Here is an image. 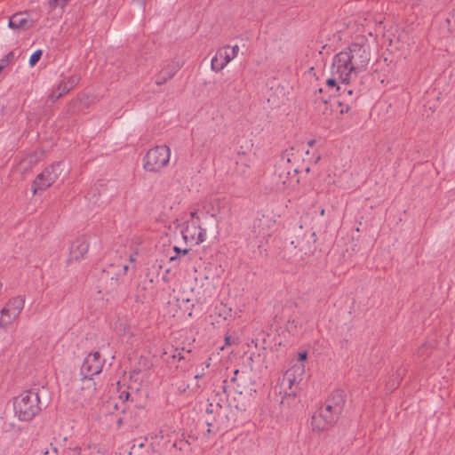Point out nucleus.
Returning a JSON list of instances; mask_svg holds the SVG:
<instances>
[{"mask_svg": "<svg viewBox=\"0 0 455 455\" xmlns=\"http://www.w3.org/2000/svg\"><path fill=\"white\" fill-rule=\"evenodd\" d=\"M370 60L371 49L368 44H352L347 50L334 56L331 77L327 79V85L339 90V83L348 84L366 69Z\"/></svg>", "mask_w": 455, "mask_h": 455, "instance_id": "obj_1", "label": "nucleus"}, {"mask_svg": "<svg viewBox=\"0 0 455 455\" xmlns=\"http://www.w3.org/2000/svg\"><path fill=\"white\" fill-rule=\"evenodd\" d=\"M103 365L104 361L98 351L90 353L84 357L80 368L82 385L68 393L70 402L83 407L92 398L96 391V382L93 378L101 372Z\"/></svg>", "mask_w": 455, "mask_h": 455, "instance_id": "obj_2", "label": "nucleus"}, {"mask_svg": "<svg viewBox=\"0 0 455 455\" xmlns=\"http://www.w3.org/2000/svg\"><path fill=\"white\" fill-rule=\"evenodd\" d=\"M41 411L39 395L24 391L13 399V412L21 421L33 419Z\"/></svg>", "mask_w": 455, "mask_h": 455, "instance_id": "obj_3", "label": "nucleus"}, {"mask_svg": "<svg viewBox=\"0 0 455 455\" xmlns=\"http://www.w3.org/2000/svg\"><path fill=\"white\" fill-rule=\"evenodd\" d=\"M170 158V148L166 145H157L147 151L142 159V167L148 172L157 173L168 165Z\"/></svg>", "mask_w": 455, "mask_h": 455, "instance_id": "obj_4", "label": "nucleus"}, {"mask_svg": "<svg viewBox=\"0 0 455 455\" xmlns=\"http://www.w3.org/2000/svg\"><path fill=\"white\" fill-rule=\"evenodd\" d=\"M342 411V404L326 403L324 407L319 409L312 417L311 425L314 430L324 431L332 427L337 422Z\"/></svg>", "mask_w": 455, "mask_h": 455, "instance_id": "obj_5", "label": "nucleus"}, {"mask_svg": "<svg viewBox=\"0 0 455 455\" xmlns=\"http://www.w3.org/2000/svg\"><path fill=\"white\" fill-rule=\"evenodd\" d=\"M63 172V164L55 162L44 168L34 179L31 185L33 195H41L57 180Z\"/></svg>", "mask_w": 455, "mask_h": 455, "instance_id": "obj_6", "label": "nucleus"}, {"mask_svg": "<svg viewBox=\"0 0 455 455\" xmlns=\"http://www.w3.org/2000/svg\"><path fill=\"white\" fill-rule=\"evenodd\" d=\"M25 301L20 297L11 299L0 311V329H6L13 324L20 317Z\"/></svg>", "mask_w": 455, "mask_h": 455, "instance_id": "obj_7", "label": "nucleus"}, {"mask_svg": "<svg viewBox=\"0 0 455 455\" xmlns=\"http://www.w3.org/2000/svg\"><path fill=\"white\" fill-rule=\"evenodd\" d=\"M180 233L186 243L199 245L207 238L206 229L198 221H185L180 226Z\"/></svg>", "mask_w": 455, "mask_h": 455, "instance_id": "obj_8", "label": "nucleus"}, {"mask_svg": "<svg viewBox=\"0 0 455 455\" xmlns=\"http://www.w3.org/2000/svg\"><path fill=\"white\" fill-rule=\"evenodd\" d=\"M44 156V151L41 148L26 152L12 167V172L20 175L28 173L39 162L42 161Z\"/></svg>", "mask_w": 455, "mask_h": 455, "instance_id": "obj_9", "label": "nucleus"}, {"mask_svg": "<svg viewBox=\"0 0 455 455\" xmlns=\"http://www.w3.org/2000/svg\"><path fill=\"white\" fill-rule=\"evenodd\" d=\"M238 52V45H227L220 48L212 60V70H222L232 60L237 57Z\"/></svg>", "mask_w": 455, "mask_h": 455, "instance_id": "obj_10", "label": "nucleus"}, {"mask_svg": "<svg viewBox=\"0 0 455 455\" xmlns=\"http://www.w3.org/2000/svg\"><path fill=\"white\" fill-rule=\"evenodd\" d=\"M90 247V239L87 235H80L76 237L68 248V262H78L83 260Z\"/></svg>", "mask_w": 455, "mask_h": 455, "instance_id": "obj_11", "label": "nucleus"}, {"mask_svg": "<svg viewBox=\"0 0 455 455\" xmlns=\"http://www.w3.org/2000/svg\"><path fill=\"white\" fill-rule=\"evenodd\" d=\"M186 195L185 188L178 182L169 184L164 190V204L171 210L178 207Z\"/></svg>", "mask_w": 455, "mask_h": 455, "instance_id": "obj_12", "label": "nucleus"}, {"mask_svg": "<svg viewBox=\"0 0 455 455\" xmlns=\"http://www.w3.org/2000/svg\"><path fill=\"white\" fill-rule=\"evenodd\" d=\"M278 176L283 188L287 191L295 189L299 182L298 171L288 166V164L279 166Z\"/></svg>", "mask_w": 455, "mask_h": 455, "instance_id": "obj_13", "label": "nucleus"}, {"mask_svg": "<svg viewBox=\"0 0 455 455\" xmlns=\"http://www.w3.org/2000/svg\"><path fill=\"white\" fill-rule=\"evenodd\" d=\"M304 371V365H293L285 372L283 379V385L291 390L290 392H287L289 395L295 394L293 387H297L302 380Z\"/></svg>", "mask_w": 455, "mask_h": 455, "instance_id": "obj_14", "label": "nucleus"}, {"mask_svg": "<svg viewBox=\"0 0 455 455\" xmlns=\"http://www.w3.org/2000/svg\"><path fill=\"white\" fill-rule=\"evenodd\" d=\"M33 24L34 21L30 19L28 14L19 12L10 18L8 26L12 30L20 31L31 28Z\"/></svg>", "mask_w": 455, "mask_h": 455, "instance_id": "obj_15", "label": "nucleus"}, {"mask_svg": "<svg viewBox=\"0 0 455 455\" xmlns=\"http://www.w3.org/2000/svg\"><path fill=\"white\" fill-rule=\"evenodd\" d=\"M177 305L183 315H191L194 308V303L191 298L180 295L176 299Z\"/></svg>", "mask_w": 455, "mask_h": 455, "instance_id": "obj_16", "label": "nucleus"}, {"mask_svg": "<svg viewBox=\"0 0 455 455\" xmlns=\"http://www.w3.org/2000/svg\"><path fill=\"white\" fill-rule=\"evenodd\" d=\"M95 102V98L92 95L86 93L80 94L74 102L77 110L82 111Z\"/></svg>", "mask_w": 455, "mask_h": 455, "instance_id": "obj_17", "label": "nucleus"}, {"mask_svg": "<svg viewBox=\"0 0 455 455\" xmlns=\"http://www.w3.org/2000/svg\"><path fill=\"white\" fill-rule=\"evenodd\" d=\"M215 315L220 320L228 321L232 317V308L228 305L220 302L215 307Z\"/></svg>", "mask_w": 455, "mask_h": 455, "instance_id": "obj_18", "label": "nucleus"}, {"mask_svg": "<svg viewBox=\"0 0 455 455\" xmlns=\"http://www.w3.org/2000/svg\"><path fill=\"white\" fill-rule=\"evenodd\" d=\"M206 203L212 206V210H209L208 213L212 217L220 213L224 206V201L220 198H213Z\"/></svg>", "mask_w": 455, "mask_h": 455, "instance_id": "obj_19", "label": "nucleus"}, {"mask_svg": "<svg viewBox=\"0 0 455 455\" xmlns=\"http://www.w3.org/2000/svg\"><path fill=\"white\" fill-rule=\"evenodd\" d=\"M69 91L68 90L67 86L62 84V81L52 89L50 98L52 100H58L64 94L68 93Z\"/></svg>", "mask_w": 455, "mask_h": 455, "instance_id": "obj_20", "label": "nucleus"}, {"mask_svg": "<svg viewBox=\"0 0 455 455\" xmlns=\"http://www.w3.org/2000/svg\"><path fill=\"white\" fill-rule=\"evenodd\" d=\"M79 81H80V76H79V75L76 74V75H72L67 78H64L62 80V84L67 86L68 91H70L71 89H73L79 84Z\"/></svg>", "mask_w": 455, "mask_h": 455, "instance_id": "obj_21", "label": "nucleus"}, {"mask_svg": "<svg viewBox=\"0 0 455 455\" xmlns=\"http://www.w3.org/2000/svg\"><path fill=\"white\" fill-rule=\"evenodd\" d=\"M42 56V51L41 50H37L35 52H33L29 58V65L31 67H34L37 62L38 60H40Z\"/></svg>", "mask_w": 455, "mask_h": 455, "instance_id": "obj_22", "label": "nucleus"}, {"mask_svg": "<svg viewBox=\"0 0 455 455\" xmlns=\"http://www.w3.org/2000/svg\"><path fill=\"white\" fill-rule=\"evenodd\" d=\"M186 221H198V223H200L199 210H191L189 212V219H188Z\"/></svg>", "mask_w": 455, "mask_h": 455, "instance_id": "obj_23", "label": "nucleus"}, {"mask_svg": "<svg viewBox=\"0 0 455 455\" xmlns=\"http://www.w3.org/2000/svg\"><path fill=\"white\" fill-rule=\"evenodd\" d=\"M69 0H49V6L51 9H54L56 6H65Z\"/></svg>", "mask_w": 455, "mask_h": 455, "instance_id": "obj_24", "label": "nucleus"}, {"mask_svg": "<svg viewBox=\"0 0 455 455\" xmlns=\"http://www.w3.org/2000/svg\"><path fill=\"white\" fill-rule=\"evenodd\" d=\"M173 250H174V251L176 252V254H178V255H179L180 253H182L183 255H186V254H188V249H183V250H181V249H180L178 246H175V247L173 248Z\"/></svg>", "mask_w": 455, "mask_h": 455, "instance_id": "obj_25", "label": "nucleus"}, {"mask_svg": "<svg viewBox=\"0 0 455 455\" xmlns=\"http://www.w3.org/2000/svg\"><path fill=\"white\" fill-rule=\"evenodd\" d=\"M307 358V353L306 351L300 352L298 355L299 361H305Z\"/></svg>", "mask_w": 455, "mask_h": 455, "instance_id": "obj_26", "label": "nucleus"}, {"mask_svg": "<svg viewBox=\"0 0 455 455\" xmlns=\"http://www.w3.org/2000/svg\"><path fill=\"white\" fill-rule=\"evenodd\" d=\"M129 396H130V395H129V393H128V392H123V393H121V395H120V398H121L122 400H124V401H127V400L129 399Z\"/></svg>", "mask_w": 455, "mask_h": 455, "instance_id": "obj_27", "label": "nucleus"}, {"mask_svg": "<svg viewBox=\"0 0 455 455\" xmlns=\"http://www.w3.org/2000/svg\"><path fill=\"white\" fill-rule=\"evenodd\" d=\"M7 61L4 60H0V73L3 71V69L6 67Z\"/></svg>", "mask_w": 455, "mask_h": 455, "instance_id": "obj_28", "label": "nucleus"}, {"mask_svg": "<svg viewBox=\"0 0 455 455\" xmlns=\"http://www.w3.org/2000/svg\"><path fill=\"white\" fill-rule=\"evenodd\" d=\"M148 0H132L133 3L144 5Z\"/></svg>", "mask_w": 455, "mask_h": 455, "instance_id": "obj_29", "label": "nucleus"}, {"mask_svg": "<svg viewBox=\"0 0 455 455\" xmlns=\"http://www.w3.org/2000/svg\"><path fill=\"white\" fill-rule=\"evenodd\" d=\"M225 345L226 346L231 345V338H230V336H226L225 337Z\"/></svg>", "mask_w": 455, "mask_h": 455, "instance_id": "obj_30", "label": "nucleus"}, {"mask_svg": "<svg viewBox=\"0 0 455 455\" xmlns=\"http://www.w3.org/2000/svg\"><path fill=\"white\" fill-rule=\"evenodd\" d=\"M178 258H179V255H178V254H176V255H174V256H172V257L170 258V260H171V261H173V260H176Z\"/></svg>", "mask_w": 455, "mask_h": 455, "instance_id": "obj_31", "label": "nucleus"}, {"mask_svg": "<svg viewBox=\"0 0 455 455\" xmlns=\"http://www.w3.org/2000/svg\"><path fill=\"white\" fill-rule=\"evenodd\" d=\"M52 452L56 455L58 452V449L56 447H52Z\"/></svg>", "mask_w": 455, "mask_h": 455, "instance_id": "obj_32", "label": "nucleus"}, {"mask_svg": "<svg viewBox=\"0 0 455 455\" xmlns=\"http://www.w3.org/2000/svg\"><path fill=\"white\" fill-rule=\"evenodd\" d=\"M78 452H79V448H78V447H76V448L74 450V453H75V455H76V454H78Z\"/></svg>", "mask_w": 455, "mask_h": 455, "instance_id": "obj_33", "label": "nucleus"}, {"mask_svg": "<svg viewBox=\"0 0 455 455\" xmlns=\"http://www.w3.org/2000/svg\"><path fill=\"white\" fill-rule=\"evenodd\" d=\"M43 455H49V451H45Z\"/></svg>", "mask_w": 455, "mask_h": 455, "instance_id": "obj_34", "label": "nucleus"}, {"mask_svg": "<svg viewBox=\"0 0 455 455\" xmlns=\"http://www.w3.org/2000/svg\"><path fill=\"white\" fill-rule=\"evenodd\" d=\"M321 215H322V216H323V215H324V210H322V211H321Z\"/></svg>", "mask_w": 455, "mask_h": 455, "instance_id": "obj_35", "label": "nucleus"}, {"mask_svg": "<svg viewBox=\"0 0 455 455\" xmlns=\"http://www.w3.org/2000/svg\"><path fill=\"white\" fill-rule=\"evenodd\" d=\"M344 110L343 109H340L339 110V114H343Z\"/></svg>", "mask_w": 455, "mask_h": 455, "instance_id": "obj_36", "label": "nucleus"}, {"mask_svg": "<svg viewBox=\"0 0 455 455\" xmlns=\"http://www.w3.org/2000/svg\"><path fill=\"white\" fill-rule=\"evenodd\" d=\"M347 93H348V94H351V93H352V91H351V90L347 91Z\"/></svg>", "mask_w": 455, "mask_h": 455, "instance_id": "obj_37", "label": "nucleus"}, {"mask_svg": "<svg viewBox=\"0 0 455 455\" xmlns=\"http://www.w3.org/2000/svg\"><path fill=\"white\" fill-rule=\"evenodd\" d=\"M68 455H70V454H68Z\"/></svg>", "mask_w": 455, "mask_h": 455, "instance_id": "obj_38", "label": "nucleus"}]
</instances>
